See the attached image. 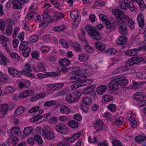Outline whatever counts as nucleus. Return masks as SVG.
Wrapping results in <instances>:
<instances>
[{"mask_svg":"<svg viewBox=\"0 0 146 146\" xmlns=\"http://www.w3.org/2000/svg\"><path fill=\"white\" fill-rule=\"evenodd\" d=\"M64 28V26L63 25H61L54 27V29L56 31H60L63 30Z\"/></svg>","mask_w":146,"mask_h":146,"instance_id":"obj_60","label":"nucleus"},{"mask_svg":"<svg viewBox=\"0 0 146 146\" xmlns=\"http://www.w3.org/2000/svg\"><path fill=\"white\" fill-rule=\"evenodd\" d=\"M58 62L61 65L67 66L70 64V60L66 58L60 59L58 60Z\"/></svg>","mask_w":146,"mask_h":146,"instance_id":"obj_27","label":"nucleus"},{"mask_svg":"<svg viewBox=\"0 0 146 146\" xmlns=\"http://www.w3.org/2000/svg\"><path fill=\"white\" fill-rule=\"evenodd\" d=\"M85 28L88 34L94 40H99L101 39L102 36L100 33L97 31L94 27L88 25L85 26Z\"/></svg>","mask_w":146,"mask_h":146,"instance_id":"obj_2","label":"nucleus"},{"mask_svg":"<svg viewBox=\"0 0 146 146\" xmlns=\"http://www.w3.org/2000/svg\"><path fill=\"white\" fill-rule=\"evenodd\" d=\"M55 129L58 132L63 134H66L68 132L66 127L63 124H58L56 126Z\"/></svg>","mask_w":146,"mask_h":146,"instance_id":"obj_11","label":"nucleus"},{"mask_svg":"<svg viewBox=\"0 0 146 146\" xmlns=\"http://www.w3.org/2000/svg\"><path fill=\"white\" fill-rule=\"evenodd\" d=\"M68 124L70 127L72 128H76L78 126V123L74 120L68 121Z\"/></svg>","mask_w":146,"mask_h":146,"instance_id":"obj_30","label":"nucleus"},{"mask_svg":"<svg viewBox=\"0 0 146 146\" xmlns=\"http://www.w3.org/2000/svg\"><path fill=\"white\" fill-rule=\"evenodd\" d=\"M66 100L68 102H72L75 101L73 95L72 94V93L66 95Z\"/></svg>","mask_w":146,"mask_h":146,"instance_id":"obj_39","label":"nucleus"},{"mask_svg":"<svg viewBox=\"0 0 146 146\" xmlns=\"http://www.w3.org/2000/svg\"><path fill=\"white\" fill-rule=\"evenodd\" d=\"M94 127L96 130L99 131L104 128L105 125L104 124L102 121L101 120L97 119L94 125Z\"/></svg>","mask_w":146,"mask_h":146,"instance_id":"obj_13","label":"nucleus"},{"mask_svg":"<svg viewBox=\"0 0 146 146\" xmlns=\"http://www.w3.org/2000/svg\"><path fill=\"white\" fill-rule=\"evenodd\" d=\"M135 1L137 2L141 10H143L146 8V5L143 0H136Z\"/></svg>","mask_w":146,"mask_h":146,"instance_id":"obj_32","label":"nucleus"},{"mask_svg":"<svg viewBox=\"0 0 146 146\" xmlns=\"http://www.w3.org/2000/svg\"><path fill=\"white\" fill-rule=\"evenodd\" d=\"M133 59H132V58L128 60L126 62L125 66L127 67H130L131 66H133L134 65L135 63L134 62Z\"/></svg>","mask_w":146,"mask_h":146,"instance_id":"obj_46","label":"nucleus"},{"mask_svg":"<svg viewBox=\"0 0 146 146\" xmlns=\"http://www.w3.org/2000/svg\"><path fill=\"white\" fill-rule=\"evenodd\" d=\"M14 90L11 86H8L6 87L5 90V92L6 93H12L14 92Z\"/></svg>","mask_w":146,"mask_h":146,"instance_id":"obj_48","label":"nucleus"},{"mask_svg":"<svg viewBox=\"0 0 146 146\" xmlns=\"http://www.w3.org/2000/svg\"><path fill=\"white\" fill-rule=\"evenodd\" d=\"M129 3V0H124L120 3L119 5L121 8L124 10H127L128 9Z\"/></svg>","mask_w":146,"mask_h":146,"instance_id":"obj_28","label":"nucleus"},{"mask_svg":"<svg viewBox=\"0 0 146 146\" xmlns=\"http://www.w3.org/2000/svg\"><path fill=\"white\" fill-rule=\"evenodd\" d=\"M60 111L62 113L67 114L70 113L71 110L65 105H62L60 107Z\"/></svg>","mask_w":146,"mask_h":146,"instance_id":"obj_24","label":"nucleus"},{"mask_svg":"<svg viewBox=\"0 0 146 146\" xmlns=\"http://www.w3.org/2000/svg\"><path fill=\"white\" fill-rule=\"evenodd\" d=\"M118 82V81L114 78L109 84V86L110 90L114 91L118 90L119 89L118 86L119 85Z\"/></svg>","mask_w":146,"mask_h":146,"instance_id":"obj_10","label":"nucleus"},{"mask_svg":"<svg viewBox=\"0 0 146 146\" xmlns=\"http://www.w3.org/2000/svg\"><path fill=\"white\" fill-rule=\"evenodd\" d=\"M8 71L10 75L14 77L15 74L17 75L19 73H20V71H19L17 69L13 67L9 68Z\"/></svg>","mask_w":146,"mask_h":146,"instance_id":"obj_22","label":"nucleus"},{"mask_svg":"<svg viewBox=\"0 0 146 146\" xmlns=\"http://www.w3.org/2000/svg\"><path fill=\"white\" fill-rule=\"evenodd\" d=\"M32 71V68L30 65L29 64H26L24 66L23 70L20 71V73L31 78H34L35 75L30 72Z\"/></svg>","mask_w":146,"mask_h":146,"instance_id":"obj_4","label":"nucleus"},{"mask_svg":"<svg viewBox=\"0 0 146 146\" xmlns=\"http://www.w3.org/2000/svg\"><path fill=\"white\" fill-rule=\"evenodd\" d=\"M92 101L91 99L88 97H85L82 99L83 103L87 106H89L91 105Z\"/></svg>","mask_w":146,"mask_h":146,"instance_id":"obj_40","label":"nucleus"},{"mask_svg":"<svg viewBox=\"0 0 146 146\" xmlns=\"http://www.w3.org/2000/svg\"><path fill=\"white\" fill-rule=\"evenodd\" d=\"M46 96V95L43 93H40L35 94L31 98L30 100L31 101L34 102L40 98H43Z\"/></svg>","mask_w":146,"mask_h":146,"instance_id":"obj_18","label":"nucleus"},{"mask_svg":"<svg viewBox=\"0 0 146 146\" xmlns=\"http://www.w3.org/2000/svg\"><path fill=\"white\" fill-rule=\"evenodd\" d=\"M37 68L38 69H36V67L33 65L32 68L35 72H38L39 71L43 72L46 70V68H45L44 65L42 62H39L38 63Z\"/></svg>","mask_w":146,"mask_h":146,"instance_id":"obj_17","label":"nucleus"},{"mask_svg":"<svg viewBox=\"0 0 146 146\" xmlns=\"http://www.w3.org/2000/svg\"><path fill=\"white\" fill-rule=\"evenodd\" d=\"M114 78L115 80L118 81V84L119 85L124 86L126 85L128 83L127 80L125 79V78L123 76H114Z\"/></svg>","mask_w":146,"mask_h":146,"instance_id":"obj_8","label":"nucleus"},{"mask_svg":"<svg viewBox=\"0 0 146 146\" xmlns=\"http://www.w3.org/2000/svg\"><path fill=\"white\" fill-rule=\"evenodd\" d=\"M0 42L1 44L7 51H9V48L10 45V42L8 38L4 36H0Z\"/></svg>","mask_w":146,"mask_h":146,"instance_id":"obj_5","label":"nucleus"},{"mask_svg":"<svg viewBox=\"0 0 146 146\" xmlns=\"http://www.w3.org/2000/svg\"><path fill=\"white\" fill-rule=\"evenodd\" d=\"M46 88L47 90L48 91H53L56 90L55 85L53 84L47 85L46 86Z\"/></svg>","mask_w":146,"mask_h":146,"instance_id":"obj_53","label":"nucleus"},{"mask_svg":"<svg viewBox=\"0 0 146 146\" xmlns=\"http://www.w3.org/2000/svg\"><path fill=\"white\" fill-rule=\"evenodd\" d=\"M29 43V42H23L20 45L19 47L20 50H23L25 47L27 46Z\"/></svg>","mask_w":146,"mask_h":146,"instance_id":"obj_50","label":"nucleus"},{"mask_svg":"<svg viewBox=\"0 0 146 146\" xmlns=\"http://www.w3.org/2000/svg\"><path fill=\"white\" fill-rule=\"evenodd\" d=\"M145 47H140L133 49H129L125 52V54L127 56H133L136 55L137 51L141 50L146 49Z\"/></svg>","mask_w":146,"mask_h":146,"instance_id":"obj_7","label":"nucleus"},{"mask_svg":"<svg viewBox=\"0 0 146 146\" xmlns=\"http://www.w3.org/2000/svg\"><path fill=\"white\" fill-rule=\"evenodd\" d=\"M31 51V48L29 47H27L26 48L23 52V54L24 56L27 57L29 54L30 52Z\"/></svg>","mask_w":146,"mask_h":146,"instance_id":"obj_49","label":"nucleus"},{"mask_svg":"<svg viewBox=\"0 0 146 146\" xmlns=\"http://www.w3.org/2000/svg\"><path fill=\"white\" fill-rule=\"evenodd\" d=\"M128 5V9H129L131 11H133L136 9L135 6L134 5L132 1L130 2L129 1V5Z\"/></svg>","mask_w":146,"mask_h":146,"instance_id":"obj_52","label":"nucleus"},{"mask_svg":"<svg viewBox=\"0 0 146 146\" xmlns=\"http://www.w3.org/2000/svg\"><path fill=\"white\" fill-rule=\"evenodd\" d=\"M56 104V102L55 101L52 100L46 102L44 104V106L50 107L55 105Z\"/></svg>","mask_w":146,"mask_h":146,"instance_id":"obj_54","label":"nucleus"},{"mask_svg":"<svg viewBox=\"0 0 146 146\" xmlns=\"http://www.w3.org/2000/svg\"><path fill=\"white\" fill-rule=\"evenodd\" d=\"M132 59H133V61L135 64H137L144 60V59L143 57L136 56L133 57Z\"/></svg>","mask_w":146,"mask_h":146,"instance_id":"obj_37","label":"nucleus"},{"mask_svg":"<svg viewBox=\"0 0 146 146\" xmlns=\"http://www.w3.org/2000/svg\"><path fill=\"white\" fill-rule=\"evenodd\" d=\"M48 76L52 77H57L60 75V73L59 72H48L47 73Z\"/></svg>","mask_w":146,"mask_h":146,"instance_id":"obj_47","label":"nucleus"},{"mask_svg":"<svg viewBox=\"0 0 146 146\" xmlns=\"http://www.w3.org/2000/svg\"><path fill=\"white\" fill-rule=\"evenodd\" d=\"M127 41L126 38L125 37L120 36L116 40L117 44L119 45H122L125 43Z\"/></svg>","mask_w":146,"mask_h":146,"instance_id":"obj_31","label":"nucleus"},{"mask_svg":"<svg viewBox=\"0 0 146 146\" xmlns=\"http://www.w3.org/2000/svg\"><path fill=\"white\" fill-rule=\"evenodd\" d=\"M13 8L16 9H20L21 8V3L19 1H14L12 2Z\"/></svg>","mask_w":146,"mask_h":146,"instance_id":"obj_36","label":"nucleus"},{"mask_svg":"<svg viewBox=\"0 0 146 146\" xmlns=\"http://www.w3.org/2000/svg\"><path fill=\"white\" fill-rule=\"evenodd\" d=\"M142 93L141 92H137L134 94L133 96V98L135 100L139 101H141L140 99L142 98Z\"/></svg>","mask_w":146,"mask_h":146,"instance_id":"obj_34","label":"nucleus"},{"mask_svg":"<svg viewBox=\"0 0 146 146\" xmlns=\"http://www.w3.org/2000/svg\"><path fill=\"white\" fill-rule=\"evenodd\" d=\"M137 20L138 21L139 27H143L144 26V18L142 14H139L137 16Z\"/></svg>","mask_w":146,"mask_h":146,"instance_id":"obj_20","label":"nucleus"},{"mask_svg":"<svg viewBox=\"0 0 146 146\" xmlns=\"http://www.w3.org/2000/svg\"><path fill=\"white\" fill-rule=\"evenodd\" d=\"M34 93V92L32 90H28L25 91L20 93L19 97L20 98H24L30 95H32Z\"/></svg>","mask_w":146,"mask_h":146,"instance_id":"obj_15","label":"nucleus"},{"mask_svg":"<svg viewBox=\"0 0 146 146\" xmlns=\"http://www.w3.org/2000/svg\"><path fill=\"white\" fill-rule=\"evenodd\" d=\"M95 44V46L98 50L104 52L106 50L105 46L103 43L96 42Z\"/></svg>","mask_w":146,"mask_h":146,"instance_id":"obj_21","label":"nucleus"},{"mask_svg":"<svg viewBox=\"0 0 146 146\" xmlns=\"http://www.w3.org/2000/svg\"><path fill=\"white\" fill-rule=\"evenodd\" d=\"M112 144L113 146H123L120 141L117 140H113Z\"/></svg>","mask_w":146,"mask_h":146,"instance_id":"obj_64","label":"nucleus"},{"mask_svg":"<svg viewBox=\"0 0 146 146\" xmlns=\"http://www.w3.org/2000/svg\"><path fill=\"white\" fill-rule=\"evenodd\" d=\"M106 29L109 30V32L114 31L115 29L113 24H111L110 22L108 20L105 22Z\"/></svg>","mask_w":146,"mask_h":146,"instance_id":"obj_26","label":"nucleus"},{"mask_svg":"<svg viewBox=\"0 0 146 146\" xmlns=\"http://www.w3.org/2000/svg\"><path fill=\"white\" fill-rule=\"evenodd\" d=\"M33 129L31 127H26L23 130L24 133L26 135H28L32 133Z\"/></svg>","mask_w":146,"mask_h":146,"instance_id":"obj_33","label":"nucleus"},{"mask_svg":"<svg viewBox=\"0 0 146 146\" xmlns=\"http://www.w3.org/2000/svg\"><path fill=\"white\" fill-rule=\"evenodd\" d=\"M25 110V108L23 106H21L19 107L16 109L14 112L15 115H19L24 113Z\"/></svg>","mask_w":146,"mask_h":146,"instance_id":"obj_29","label":"nucleus"},{"mask_svg":"<svg viewBox=\"0 0 146 146\" xmlns=\"http://www.w3.org/2000/svg\"><path fill=\"white\" fill-rule=\"evenodd\" d=\"M70 16L71 18L74 20V21L75 23L77 22L76 24L74 23L73 25H75L76 26H78L79 23V19L77 11L76 10L72 11L70 13Z\"/></svg>","mask_w":146,"mask_h":146,"instance_id":"obj_12","label":"nucleus"},{"mask_svg":"<svg viewBox=\"0 0 146 146\" xmlns=\"http://www.w3.org/2000/svg\"><path fill=\"white\" fill-rule=\"evenodd\" d=\"M108 109L110 111L114 112L116 110V107L115 105L113 104H111L108 106Z\"/></svg>","mask_w":146,"mask_h":146,"instance_id":"obj_56","label":"nucleus"},{"mask_svg":"<svg viewBox=\"0 0 146 146\" xmlns=\"http://www.w3.org/2000/svg\"><path fill=\"white\" fill-rule=\"evenodd\" d=\"M113 14L115 17L117 21L115 22L116 24L120 23V22L125 23L126 21L127 22L129 27L132 29L135 27L134 23L133 21L130 18L127 16L125 17L124 14L121 11L118 9H115L112 10Z\"/></svg>","mask_w":146,"mask_h":146,"instance_id":"obj_1","label":"nucleus"},{"mask_svg":"<svg viewBox=\"0 0 146 146\" xmlns=\"http://www.w3.org/2000/svg\"><path fill=\"white\" fill-rule=\"evenodd\" d=\"M19 129V127H17V128L16 127L13 128L11 129V132L12 133V135L14 134L16 135L19 133L18 129Z\"/></svg>","mask_w":146,"mask_h":146,"instance_id":"obj_62","label":"nucleus"},{"mask_svg":"<svg viewBox=\"0 0 146 146\" xmlns=\"http://www.w3.org/2000/svg\"><path fill=\"white\" fill-rule=\"evenodd\" d=\"M35 140L38 143L40 144H42L43 142L42 140L41 137L39 135L36 134L34 136Z\"/></svg>","mask_w":146,"mask_h":146,"instance_id":"obj_43","label":"nucleus"},{"mask_svg":"<svg viewBox=\"0 0 146 146\" xmlns=\"http://www.w3.org/2000/svg\"><path fill=\"white\" fill-rule=\"evenodd\" d=\"M71 69L72 72H73V73L76 74L80 72V68L79 67H74L70 68Z\"/></svg>","mask_w":146,"mask_h":146,"instance_id":"obj_55","label":"nucleus"},{"mask_svg":"<svg viewBox=\"0 0 146 146\" xmlns=\"http://www.w3.org/2000/svg\"><path fill=\"white\" fill-rule=\"evenodd\" d=\"M117 50L115 48H112L107 50L105 52L108 55H114L117 52Z\"/></svg>","mask_w":146,"mask_h":146,"instance_id":"obj_42","label":"nucleus"},{"mask_svg":"<svg viewBox=\"0 0 146 146\" xmlns=\"http://www.w3.org/2000/svg\"><path fill=\"white\" fill-rule=\"evenodd\" d=\"M123 117H119L118 118L116 119L115 122L116 124L120 125L123 122Z\"/></svg>","mask_w":146,"mask_h":146,"instance_id":"obj_63","label":"nucleus"},{"mask_svg":"<svg viewBox=\"0 0 146 146\" xmlns=\"http://www.w3.org/2000/svg\"><path fill=\"white\" fill-rule=\"evenodd\" d=\"M95 87L96 85H92L87 86L83 90V92L86 94L91 93L94 92Z\"/></svg>","mask_w":146,"mask_h":146,"instance_id":"obj_19","label":"nucleus"},{"mask_svg":"<svg viewBox=\"0 0 146 146\" xmlns=\"http://www.w3.org/2000/svg\"><path fill=\"white\" fill-rule=\"evenodd\" d=\"M36 15V14L35 12H30L28 11V14L27 15L26 17L28 19L30 20Z\"/></svg>","mask_w":146,"mask_h":146,"instance_id":"obj_57","label":"nucleus"},{"mask_svg":"<svg viewBox=\"0 0 146 146\" xmlns=\"http://www.w3.org/2000/svg\"><path fill=\"white\" fill-rule=\"evenodd\" d=\"M135 139L137 142L140 143L142 141L146 140V137L145 136H143L141 135H139L135 137Z\"/></svg>","mask_w":146,"mask_h":146,"instance_id":"obj_41","label":"nucleus"},{"mask_svg":"<svg viewBox=\"0 0 146 146\" xmlns=\"http://www.w3.org/2000/svg\"><path fill=\"white\" fill-rule=\"evenodd\" d=\"M38 37L36 35H32L30 38V40L31 42L33 43L36 42L38 40Z\"/></svg>","mask_w":146,"mask_h":146,"instance_id":"obj_44","label":"nucleus"},{"mask_svg":"<svg viewBox=\"0 0 146 146\" xmlns=\"http://www.w3.org/2000/svg\"><path fill=\"white\" fill-rule=\"evenodd\" d=\"M78 74L79 78L78 80L80 82L85 83L87 82V81H89L90 82H88V84H90L93 82V80H91L90 81V79L85 80V79L86 78V76L84 74Z\"/></svg>","mask_w":146,"mask_h":146,"instance_id":"obj_16","label":"nucleus"},{"mask_svg":"<svg viewBox=\"0 0 146 146\" xmlns=\"http://www.w3.org/2000/svg\"><path fill=\"white\" fill-rule=\"evenodd\" d=\"M9 108V106L7 104H3L0 106V117H4Z\"/></svg>","mask_w":146,"mask_h":146,"instance_id":"obj_9","label":"nucleus"},{"mask_svg":"<svg viewBox=\"0 0 146 146\" xmlns=\"http://www.w3.org/2000/svg\"><path fill=\"white\" fill-rule=\"evenodd\" d=\"M50 116V113H48L42 115H41L40 114H36V115L34 116V119L33 121L38 120L39 119H43L42 121H40L41 122H43L44 121H45L48 117Z\"/></svg>","mask_w":146,"mask_h":146,"instance_id":"obj_14","label":"nucleus"},{"mask_svg":"<svg viewBox=\"0 0 146 146\" xmlns=\"http://www.w3.org/2000/svg\"><path fill=\"white\" fill-rule=\"evenodd\" d=\"M6 34L8 36H10L13 32L12 26L11 25H8L7 26Z\"/></svg>","mask_w":146,"mask_h":146,"instance_id":"obj_38","label":"nucleus"},{"mask_svg":"<svg viewBox=\"0 0 146 146\" xmlns=\"http://www.w3.org/2000/svg\"><path fill=\"white\" fill-rule=\"evenodd\" d=\"M106 89L105 86H100L97 88L96 92L98 94L102 95L106 91Z\"/></svg>","mask_w":146,"mask_h":146,"instance_id":"obj_35","label":"nucleus"},{"mask_svg":"<svg viewBox=\"0 0 146 146\" xmlns=\"http://www.w3.org/2000/svg\"><path fill=\"white\" fill-rule=\"evenodd\" d=\"M42 133L43 136L49 140H52L54 137L53 133L48 126H46L44 128Z\"/></svg>","mask_w":146,"mask_h":146,"instance_id":"obj_3","label":"nucleus"},{"mask_svg":"<svg viewBox=\"0 0 146 146\" xmlns=\"http://www.w3.org/2000/svg\"><path fill=\"white\" fill-rule=\"evenodd\" d=\"M89 58V56L86 54L81 53L78 55V60L80 62H84Z\"/></svg>","mask_w":146,"mask_h":146,"instance_id":"obj_23","label":"nucleus"},{"mask_svg":"<svg viewBox=\"0 0 146 146\" xmlns=\"http://www.w3.org/2000/svg\"><path fill=\"white\" fill-rule=\"evenodd\" d=\"M104 101L106 102H109L113 100V98L112 96L110 95H106L103 97Z\"/></svg>","mask_w":146,"mask_h":146,"instance_id":"obj_51","label":"nucleus"},{"mask_svg":"<svg viewBox=\"0 0 146 146\" xmlns=\"http://www.w3.org/2000/svg\"><path fill=\"white\" fill-rule=\"evenodd\" d=\"M75 101L77 100V99L81 96V94L78 91L75 92H73L72 93Z\"/></svg>","mask_w":146,"mask_h":146,"instance_id":"obj_45","label":"nucleus"},{"mask_svg":"<svg viewBox=\"0 0 146 146\" xmlns=\"http://www.w3.org/2000/svg\"><path fill=\"white\" fill-rule=\"evenodd\" d=\"M127 70V67L125 66H120L116 68L113 72L114 74H117L119 73H122Z\"/></svg>","mask_w":146,"mask_h":146,"instance_id":"obj_25","label":"nucleus"},{"mask_svg":"<svg viewBox=\"0 0 146 146\" xmlns=\"http://www.w3.org/2000/svg\"><path fill=\"white\" fill-rule=\"evenodd\" d=\"M1 60L0 61V64H3L4 65H6L7 64V62L8 60H6V58L4 56H1Z\"/></svg>","mask_w":146,"mask_h":146,"instance_id":"obj_59","label":"nucleus"},{"mask_svg":"<svg viewBox=\"0 0 146 146\" xmlns=\"http://www.w3.org/2000/svg\"><path fill=\"white\" fill-rule=\"evenodd\" d=\"M126 22H120V23L116 24L118 27V30L119 32L121 35L125 36L127 35L128 32L127 31V27L125 24Z\"/></svg>","mask_w":146,"mask_h":146,"instance_id":"obj_6","label":"nucleus"},{"mask_svg":"<svg viewBox=\"0 0 146 146\" xmlns=\"http://www.w3.org/2000/svg\"><path fill=\"white\" fill-rule=\"evenodd\" d=\"M74 46L75 50L77 51H80L82 48L80 45L77 42H75L74 44Z\"/></svg>","mask_w":146,"mask_h":146,"instance_id":"obj_58","label":"nucleus"},{"mask_svg":"<svg viewBox=\"0 0 146 146\" xmlns=\"http://www.w3.org/2000/svg\"><path fill=\"white\" fill-rule=\"evenodd\" d=\"M84 49L88 52H92L94 51L93 48L88 45H85L84 47Z\"/></svg>","mask_w":146,"mask_h":146,"instance_id":"obj_61","label":"nucleus"}]
</instances>
